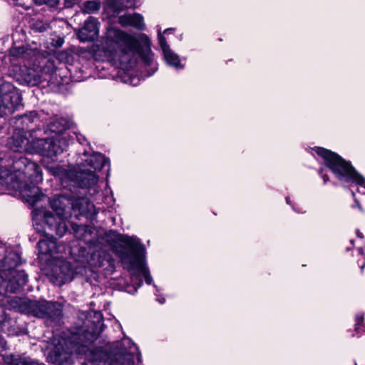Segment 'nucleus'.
I'll list each match as a JSON object with an SVG mask.
<instances>
[{
  "label": "nucleus",
  "mask_w": 365,
  "mask_h": 365,
  "mask_svg": "<svg viewBox=\"0 0 365 365\" xmlns=\"http://www.w3.org/2000/svg\"><path fill=\"white\" fill-rule=\"evenodd\" d=\"M94 57L118 68L117 78L133 86H137L141 80L152 76L158 69L151 41L143 33L130 35L120 29H110L107 40L98 47Z\"/></svg>",
  "instance_id": "1"
},
{
  "label": "nucleus",
  "mask_w": 365,
  "mask_h": 365,
  "mask_svg": "<svg viewBox=\"0 0 365 365\" xmlns=\"http://www.w3.org/2000/svg\"><path fill=\"white\" fill-rule=\"evenodd\" d=\"M106 325L101 311L88 313L81 325L70 327V356L84 357L91 365H143L139 347L129 337L116 341L110 351L102 347L91 349Z\"/></svg>",
  "instance_id": "2"
},
{
  "label": "nucleus",
  "mask_w": 365,
  "mask_h": 365,
  "mask_svg": "<svg viewBox=\"0 0 365 365\" xmlns=\"http://www.w3.org/2000/svg\"><path fill=\"white\" fill-rule=\"evenodd\" d=\"M0 178L19 190L21 197L32 206L46 197L36 185L43 180L41 168L25 157L15 159L10 170L0 168Z\"/></svg>",
  "instance_id": "3"
},
{
  "label": "nucleus",
  "mask_w": 365,
  "mask_h": 365,
  "mask_svg": "<svg viewBox=\"0 0 365 365\" xmlns=\"http://www.w3.org/2000/svg\"><path fill=\"white\" fill-rule=\"evenodd\" d=\"M70 227L76 240L87 246L86 248L79 244L80 248L77 255L84 258L91 266L101 269L104 274H112L115 270V259L108 250H95L99 246L101 239H96L97 233L94 232V228L74 222H71ZM73 255H76L73 247L70 246V258Z\"/></svg>",
  "instance_id": "4"
},
{
  "label": "nucleus",
  "mask_w": 365,
  "mask_h": 365,
  "mask_svg": "<svg viewBox=\"0 0 365 365\" xmlns=\"http://www.w3.org/2000/svg\"><path fill=\"white\" fill-rule=\"evenodd\" d=\"M107 166L106 187L108 186V178L110 172V162L100 152H93L87 158L77 162L76 165L70 163V183L73 187L88 190L91 195H94L99 192L98 182L99 176L96 173L101 171L103 168Z\"/></svg>",
  "instance_id": "5"
},
{
  "label": "nucleus",
  "mask_w": 365,
  "mask_h": 365,
  "mask_svg": "<svg viewBox=\"0 0 365 365\" xmlns=\"http://www.w3.org/2000/svg\"><path fill=\"white\" fill-rule=\"evenodd\" d=\"M20 263L18 251L0 242V295L16 292L26 284L27 274L15 269Z\"/></svg>",
  "instance_id": "6"
},
{
  "label": "nucleus",
  "mask_w": 365,
  "mask_h": 365,
  "mask_svg": "<svg viewBox=\"0 0 365 365\" xmlns=\"http://www.w3.org/2000/svg\"><path fill=\"white\" fill-rule=\"evenodd\" d=\"M56 140L52 137L36 138L29 141L24 130L16 129L9 138L7 145L14 152L38 154L54 161L63 153V149L56 143Z\"/></svg>",
  "instance_id": "7"
},
{
  "label": "nucleus",
  "mask_w": 365,
  "mask_h": 365,
  "mask_svg": "<svg viewBox=\"0 0 365 365\" xmlns=\"http://www.w3.org/2000/svg\"><path fill=\"white\" fill-rule=\"evenodd\" d=\"M312 150L323 159V164L331 171L344 187L356 185L365 189V178L355 169L350 161L322 147H315Z\"/></svg>",
  "instance_id": "8"
},
{
  "label": "nucleus",
  "mask_w": 365,
  "mask_h": 365,
  "mask_svg": "<svg viewBox=\"0 0 365 365\" xmlns=\"http://www.w3.org/2000/svg\"><path fill=\"white\" fill-rule=\"evenodd\" d=\"M48 203L56 215L49 210L35 208L32 212L33 220L34 222L42 220L50 231L61 237L68 230L65 215L68 205V195L66 193L56 194L48 199Z\"/></svg>",
  "instance_id": "9"
},
{
  "label": "nucleus",
  "mask_w": 365,
  "mask_h": 365,
  "mask_svg": "<svg viewBox=\"0 0 365 365\" xmlns=\"http://www.w3.org/2000/svg\"><path fill=\"white\" fill-rule=\"evenodd\" d=\"M146 248L142 247L130 259L123 264V267L130 272V281H123V289L130 294L137 293L142 287L143 282L140 274L144 277L145 282L148 285L155 284L148 267Z\"/></svg>",
  "instance_id": "10"
},
{
  "label": "nucleus",
  "mask_w": 365,
  "mask_h": 365,
  "mask_svg": "<svg viewBox=\"0 0 365 365\" xmlns=\"http://www.w3.org/2000/svg\"><path fill=\"white\" fill-rule=\"evenodd\" d=\"M8 302L11 308L19 312L51 321L58 320L62 313V307L59 303L44 299L36 301L13 297Z\"/></svg>",
  "instance_id": "11"
},
{
  "label": "nucleus",
  "mask_w": 365,
  "mask_h": 365,
  "mask_svg": "<svg viewBox=\"0 0 365 365\" xmlns=\"http://www.w3.org/2000/svg\"><path fill=\"white\" fill-rule=\"evenodd\" d=\"M96 235V239H101L96 250H102L105 243L110 245L123 264L145 246L138 237L124 235L114 230L106 231L103 235Z\"/></svg>",
  "instance_id": "12"
},
{
  "label": "nucleus",
  "mask_w": 365,
  "mask_h": 365,
  "mask_svg": "<svg viewBox=\"0 0 365 365\" xmlns=\"http://www.w3.org/2000/svg\"><path fill=\"white\" fill-rule=\"evenodd\" d=\"M33 67L26 68L23 73V79L29 86H34L41 83L51 82L55 66L46 55L31 61Z\"/></svg>",
  "instance_id": "13"
},
{
  "label": "nucleus",
  "mask_w": 365,
  "mask_h": 365,
  "mask_svg": "<svg viewBox=\"0 0 365 365\" xmlns=\"http://www.w3.org/2000/svg\"><path fill=\"white\" fill-rule=\"evenodd\" d=\"M23 106L21 95L11 83L4 81L0 83V116L12 114Z\"/></svg>",
  "instance_id": "14"
},
{
  "label": "nucleus",
  "mask_w": 365,
  "mask_h": 365,
  "mask_svg": "<svg viewBox=\"0 0 365 365\" xmlns=\"http://www.w3.org/2000/svg\"><path fill=\"white\" fill-rule=\"evenodd\" d=\"M34 223L36 225V230L38 232H42L46 236V238L40 240L37 244V249L40 255H48L53 256L56 254H59L65 252L66 245H61L58 242L53 235L56 234L54 232H51L46 227L41 230L39 227L38 221Z\"/></svg>",
  "instance_id": "15"
},
{
  "label": "nucleus",
  "mask_w": 365,
  "mask_h": 365,
  "mask_svg": "<svg viewBox=\"0 0 365 365\" xmlns=\"http://www.w3.org/2000/svg\"><path fill=\"white\" fill-rule=\"evenodd\" d=\"M71 210L75 212L76 218L81 220L84 217L87 221L92 222L96 218L97 212L93 203L86 197L73 198L70 195Z\"/></svg>",
  "instance_id": "16"
},
{
  "label": "nucleus",
  "mask_w": 365,
  "mask_h": 365,
  "mask_svg": "<svg viewBox=\"0 0 365 365\" xmlns=\"http://www.w3.org/2000/svg\"><path fill=\"white\" fill-rule=\"evenodd\" d=\"M53 346L47 355L48 361L52 364L63 365L68 359V341L66 338H54Z\"/></svg>",
  "instance_id": "17"
},
{
  "label": "nucleus",
  "mask_w": 365,
  "mask_h": 365,
  "mask_svg": "<svg viewBox=\"0 0 365 365\" xmlns=\"http://www.w3.org/2000/svg\"><path fill=\"white\" fill-rule=\"evenodd\" d=\"M158 43L162 51L163 58L166 65L176 71L183 70L185 67V63H182L180 56L170 48L165 37L160 34H158Z\"/></svg>",
  "instance_id": "18"
},
{
  "label": "nucleus",
  "mask_w": 365,
  "mask_h": 365,
  "mask_svg": "<svg viewBox=\"0 0 365 365\" xmlns=\"http://www.w3.org/2000/svg\"><path fill=\"white\" fill-rule=\"evenodd\" d=\"M81 145L82 147V150H76V155H83L88 157V150H91V146L89 142H88L86 138L82 135L78 130L77 128L76 123H75L71 118H70V147L69 149H72V151L76 148L77 145Z\"/></svg>",
  "instance_id": "19"
},
{
  "label": "nucleus",
  "mask_w": 365,
  "mask_h": 365,
  "mask_svg": "<svg viewBox=\"0 0 365 365\" xmlns=\"http://www.w3.org/2000/svg\"><path fill=\"white\" fill-rule=\"evenodd\" d=\"M98 19L93 16H89L84 22L83 26L79 29L78 37L82 42L92 41L98 35Z\"/></svg>",
  "instance_id": "20"
},
{
  "label": "nucleus",
  "mask_w": 365,
  "mask_h": 365,
  "mask_svg": "<svg viewBox=\"0 0 365 365\" xmlns=\"http://www.w3.org/2000/svg\"><path fill=\"white\" fill-rule=\"evenodd\" d=\"M11 54L14 57L20 58L25 61H33L46 54V51L41 52L37 48L15 46L11 49Z\"/></svg>",
  "instance_id": "21"
},
{
  "label": "nucleus",
  "mask_w": 365,
  "mask_h": 365,
  "mask_svg": "<svg viewBox=\"0 0 365 365\" xmlns=\"http://www.w3.org/2000/svg\"><path fill=\"white\" fill-rule=\"evenodd\" d=\"M119 23L123 26H132L139 31L145 29L143 16L139 13L120 16H119Z\"/></svg>",
  "instance_id": "22"
},
{
  "label": "nucleus",
  "mask_w": 365,
  "mask_h": 365,
  "mask_svg": "<svg viewBox=\"0 0 365 365\" xmlns=\"http://www.w3.org/2000/svg\"><path fill=\"white\" fill-rule=\"evenodd\" d=\"M108 6L114 12L119 14L125 8H137L140 4V0H108Z\"/></svg>",
  "instance_id": "23"
},
{
  "label": "nucleus",
  "mask_w": 365,
  "mask_h": 365,
  "mask_svg": "<svg viewBox=\"0 0 365 365\" xmlns=\"http://www.w3.org/2000/svg\"><path fill=\"white\" fill-rule=\"evenodd\" d=\"M68 278V264L64 262L62 265H60L58 268H56L53 271V274L51 277V282L58 286H61L65 284Z\"/></svg>",
  "instance_id": "24"
},
{
  "label": "nucleus",
  "mask_w": 365,
  "mask_h": 365,
  "mask_svg": "<svg viewBox=\"0 0 365 365\" xmlns=\"http://www.w3.org/2000/svg\"><path fill=\"white\" fill-rule=\"evenodd\" d=\"M4 360L6 363L11 365H44L39 364L30 357L13 354L4 356Z\"/></svg>",
  "instance_id": "25"
},
{
  "label": "nucleus",
  "mask_w": 365,
  "mask_h": 365,
  "mask_svg": "<svg viewBox=\"0 0 365 365\" xmlns=\"http://www.w3.org/2000/svg\"><path fill=\"white\" fill-rule=\"evenodd\" d=\"M67 128L68 121L66 119L55 118L48 123L44 132L46 133L49 130L51 133L60 135L66 130Z\"/></svg>",
  "instance_id": "26"
},
{
  "label": "nucleus",
  "mask_w": 365,
  "mask_h": 365,
  "mask_svg": "<svg viewBox=\"0 0 365 365\" xmlns=\"http://www.w3.org/2000/svg\"><path fill=\"white\" fill-rule=\"evenodd\" d=\"M84 71L78 66H73V69H70V83L81 82L87 78L84 75Z\"/></svg>",
  "instance_id": "27"
},
{
  "label": "nucleus",
  "mask_w": 365,
  "mask_h": 365,
  "mask_svg": "<svg viewBox=\"0 0 365 365\" xmlns=\"http://www.w3.org/2000/svg\"><path fill=\"white\" fill-rule=\"evenodd\" d=\"M31 27L35 31L44 32L50 28V24L47 20L41 19H33Z\"/></svg>",
  "instance_id": "28"
},
{
  "label": "nucleus",
  "mask_w": 365,
  "mask_h": 365,
  "mask_svg": "<svg viewBox=\"0 0 365 365\" xmlns=\"http://www.w3.org/2000/svg\"><path fill=\"white\" fill-rule=\"evenodd\" d=\"M100 9V3L96 1H87L83 3V10L85 13L93 14Z\"/></svg>",
  "instance_id": "29"
},
{
  "label": "nucleus",
  "mask_w": 365,
  "mask_h": 365,
  "mask_svg": "<svg viewBox=\"0 0 365 365\" xmlns=\"http://www.w3.org/2000/svg\"><path fill=\"white\" fill-rule=\"evenodd\" d=\"M53 171V174L59 178V179L62 181V183L66 182V179L68 178V173L66 169L61 167H51L48 168Z\"/></svg>",
  "instance_id": "30"
},
{
  "label": "nucleus",
  "mask_w": 365,
  "mask_h": 365,
  "mask_svg": "<svg viewBox=\"0 0 365 365\" xmlns=\"http://www.w3.org/2000/svg\"><path fill=\"white\" fill-rule=\"evenodd\" d=\"M14 322L8 319L3 308L0 307V329L4 331L6 326H11Z\"/></svg>",
  "instance_id": "31"
},
{
  "label": "nucleus",
  "mask_w": 365,
  "mask_h": 365,
  "mask_svg": "<svg viewBox=\"0 0 365 365\" xmlns=\"http://www.w3.org/2000/svg\"><path fill=\"white\" fill-rule=\"evenodd\" d=\"M34 2L38 5L46 4L54 7L58 4V0H34Z\"/></svg>",
  "instance_id": "32"
},
{
  "label": "nucleus",
  "mask_w": 365,
  "mask_h": 365,
  "mask_svg": "<svg viewBox=\"0 0 365 365\" xmlns=\"http://www.w3.org/2000/svg\"><path fill=\"white\" fill-rule=\"evenodd\" d=\"M364 318L363 315H356L355 317V331L359 332L361 327H363Z\"/></svg>",
  "instance_id": "33"
},
{
  "label": "nucleus",
  "mask_w": 365,
  "mask_h": 365,
  "mask_svg": "<svg viewBox=\"0 0 365 365\" xmlns=\"http://www.w3.org/2000/svg\"><path fill=\"white\" fill-rule=\"evenodd\" d=\"M63 43H64L63 38H62L59 36H56L55 38H52V41H51V44L56 48L61 47L63 44Z\"/></svg>",
  "instance_id": "34"
},
{
  "label": "nucleus",
  "mask_w": 365,
  "mask_h": 365,
  "mask_svg": "<svg viewBox=\"0 0 365 365\" xmlns=\"http://www.w3.org/2000/svg\"><path fill=\"white\" fill-rule=\"evenodd\" d=\"M318 174L323 179L324 184H326L329 180V177L327 173H324V168H319L318 170Z\"/></svg>",
  "instance_id": "35"
},
{
  "label": "nucleus",
  "mask_w": 365,
  "mask_h": 365,
  "mask_svg": "<svg viewBox=\"0 0 365 365\" xmlns=\"http://www.w3.org/2000/svg\"><path fill=\"white\" fill-rule=\"evenodd\" d=\"M109 73H107L106 71H105V68L103 66L99 72V74H98V76L99 78H106L108 76Z\"/></svg>",
  "instance_id": "36"
},
{
  "label": "nucleus",
  "mask_w": 365,
  "mask_h": 365,
  "mask_svg": "<svg viewBox=\"0 0 365 365\" xmlns=\"http://www.w3.org/2000/svg\"><path fill=\"white\" fill-rule=\"evenodd\" d=\"M354 205H352V206H351V207H352L353 208H354V207H355V206H356V207H357L359 208V210L362 211V210H363V209H362V207H361V204H360L359 201L356 198H354Z\"/></svg>",
  "instance_id": "37"
},
{
  "label": "nucleus",
  "mask_w": 365,
  "mask_h": 365,
  "mask_svg": "<svg viewBox=\"0 0 365 365\" xmlns=\"http://www.w3.org/2000/svg\"><path fill=\"white\" fill-rule=\"evenodd\" d=\"M285 200H286V202H287L289 205H290V206L292 207V208L295 212H299V211H297V210L295 209V207H294V203L291 201L290 197H289V196L286 197Z\"/></svg>",
  "instance_id": "38"
},
{
  "label": "nucleus",
  "mask_w": 365,
  "mask_h": 365,
  "mask_svg": "<svg viewBox=\"0 0 365 365\" xmlns=\"http://www.w3.org/2000/svg\"><path fill=\"white\" fill-rule=\"evenodd\" d=\"M155 300L160 304H163L165 302V299L163 296L158 297Z\"/></svg>",
  "instance_id": "39"
},
{
  "label": "nucleus",
  "mask_w": 365,
  "mask_h": 365,
  "mask_svg": "<svg viewBox=\"0 0 365 365\" xmlns=\"http://www.w3.org/2000/svg\"><path fill=\"white\" fill-rule=\"evenodd\" d=\"M155 289V292L154 293V294L158 297H160V296H162V294H160V289L159 287L156 285V284H153V286Z\"/></svg>",
  "instance_id": "40"
},
{
  "label": "nucleus",
  "mask_w": 365,
  "mask_h": 365,
  "mask_svg": "<svg viewBox=\"0 0 365 365\" xmlns=\"http://www.w3.org/2000/svg\"><path fill=\"white\" fill-rule=\"evenodd\" d=\"M175 31V29L173 28H168V29H166L165 31H164V34H171L173 31Z\"/></svg>",
  "instance_id": "41"
},
{
  "label": "nucleus",
  "mask_w": 365,
  "mask_h": 365,
  "mask_svg": "<svg viewBox=\"0 0 365 365\" xmlns=\"http://www.w3.org/2000/svg\"><path fill=\"white\" fill-rule=\"evenodd\" d=\"M356 236L359 237V238H361V239H363L364 238V235L360 232V230L359 229H357L356 230Z\"/></svg>",
  "instance_id": "42"
},
{
  "label": "nucleus",
  "mask_w": 365,
  "mask_h": 365,
  "mask_svg": "<svg viewBox=\"0 0 365 365\" xmlns=\"http://www.w3.org/2000/svg\"><path fill=\"white\" fill-rule=\"evenodd\" d=\"M7 331H8L9 335H16L18 333L17 331H16V330L8 329Z\"/></svg>",
  "instance_id": "43"
},
{
  "label": "nucleus",
  "mask_w": 365,
  "mask_h": 365,
  "mask_svg": "<svg viewBox=\"0 0 365 365\" xmlns=\"http://www.w3.org/2000/svg\"><path fill=\"white\" fill-rule=\"evenodd\" d=\"M5 345V342L2 337L0 336V347H4Z\"/></svg>",
  "instance_id": "44"
},
{
  "label": "nucleus",
  "mask_w": 365,
  "mask_h": 365,
  "mask_svg": "<svg viewBox=\"0 0 365 365\" xmlns=\"http://www.w3.org/2000/svg\"><path fill=\"white\" fill-rule=\"evenodd\" d=\"M359 267L361 269V272L362 273L364 272V269L365 267V262H363L362 264H359Z\"/></svg>",
  "instance_id": "45"
},
{
  "label": "nucleus",
  "mask_w": 365,
  "mask_h": 365,
  "mask_svg": "<svg viewBox=\"0 0 365 365\" xmlns=\"http://www.w3.org/2000/svg\"><path fill=\"white\" fill-rule=\"evenodd\" d=\"M365 331V327L364 325L363 324V327H361L360 329H359V332H357L358 334H361V332H364Z\"/></svg>",
  "instance_id": "46"
},
{
  "label": "nucleus",
  "mask_w": 365,
  "mask_h": 365,
  "mask_svg": "<svg viewBox=\"0 0 365 365\" xmlns=\"http://www.w3.org/2000/svg\"><path fill=\"white\" fill-rule=\"evenodd\" d=\"M351 191V196L353 197V198H356V195H355V192L353 191V190H350Z\"/></svg>",
  "instance_id": "47"
},
{
  "label": "nucleus",
  "mask_w": 365,
  "mask_h": 365,
  "mask_svg": "<svg viewBox=\"0 0 365 365\" xmlns=\"http://www.w3.org/2000/svg\"><path fill=\"white\" fill-rule=\"evenodd\" d=\"M357 192H360V193H362V194H365V192H364V191L361 192L359 187L357 188Z\"/></svg>",
  "instance_id": "48"
},
{
  "label": "nucleus",
  "mask_w": 365,
  "mask_h": 365,
  "mask_svg": "<svg viewBox=\"0 0 365 365\" xmlns=\"http://www.w3.org/2000/svg\"><path fill=\"white\" fill-rule=\"evenodd\" d=\"M31 115H32V116L36 115V113H34H34H31Z\"/></svg>",
  "instance_id": "49"
},
{
  "label": "nucleus",
  "mask_w": 365,
  "mask_h": 365,
  "mask_svg": "<svg viewBox=\"0 0 365 365\" xmlns=\"http://www.w3.org/2000/svg\"><path fill=\"white\" fill-rule=\"evenodd\" d=\"M69 51H70V52L73 51L71 46H70Z\"/></svg>",
  "instance_id": "50"
},
{
  "label": "nucleus",
  "mask_w": 365,
  "mask_h": 365,
  "mask_svg": "<svg viewBox=\"0 0 365 365\" xmlns=\"http://www.w3.org/2000/svg\"><path fill=\"white\" fill-rule=\"evenodd\" d=\"M96 68H97V69H99L100 66H98H98H96Z\"/></svg>",
  "instance_id": "51"
},
{
  "label": "nucleus",
  "mask_w": 365,
  "mask_h": 365,
  "mask_svg": "<svg viewBox=\"0 0 365 365\" xmlns=\"http://www.w3.org/2000/svg\"><path fill=\"white\" fill-rule=\"evenodd\" d=\"M72 279H73V278H72V277H70L69 281H70V282H71V281H72Z\"/></svg>",
  "instance_id": "52"
},
{
  "label": "nucleus",
  "mask_w": 365,
  "mask_h": 365,
  "mask_svg": "<svg viewBox=\"0 0 365 365\" xmlns=\"http://www.w3.org/2000/svg\"><path fill=\"white\" fill-rule=\"evenodd\" d=\"M52 257H56V258H58V256L54 257V255H53V256H52Z\"/></svg>",
  "instance_id": "53"
},
{
  "label": "nucleus",
  "mask_w": 365,
  "mask_h": 365,
  "mask_svg": "<svg viewBox=\"0 0 365 365\" xmlns=\"http://www.w3.org/2000/svg\"><path fill=\"white\" fill-rule=\"evenodd\" d=\"M69 65H71L72 66H74L73 64H71V63H69Z\"/></svg>",
  "instance_id": "54"
},
{
  "label": "nucleus",
  "mask_w": 365,
  "mask_h": 365,
  "mask_svg": "<svg viewBox=\"0 0 365 365\" xmlns=\"http://www.w3.org/2000/svg\"><path fill=\"white\" fill-rule=\"evenodd\" d=\"M66 1H67V0H65Z\"/></svg>",
  "instance_id": "55"
}]
</instances>
